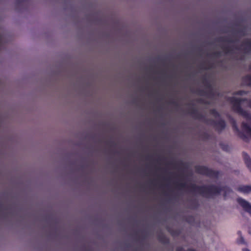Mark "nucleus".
Instances as JSON below:
<instances>
[{
    "label": "nucleus",
    "instance_id": "nucleus-6",
    "mask_svg": "<svg viewBox=\"0 0 251 251\" xmlns=\"http://www.w3.org/2000/svg\"><path fill=\"white\" fill-rule=\"evenodd\" d=\"M238 243L239 244H244V239L243 238V237H241L238 240Z\"/></svg>",
    "mask_w": 251,
    "mask_h": 251
},
{
    "label": "nucleus",
    "instance_id": "nucleus-8",
    "mask_svg": "<svg viewBox=\"0 0 251 251\" xmlns=\"http://www.w3.org/2000/svg\"><path fill=\"white\" fill-rule=\"evenodd\" d=\"M249 105H250V107H251V102L250 103Z\"/></svg>",
    "mask_w": 251,
    "mask_h": 251
},
{
    "label": "nucleus",
    "instance_id": "nucleus-4",
    "mask_svg": "<svg viewBox=\"0 0 251 251\" xmlns=\"http://www.w3.org/2000/svg\"><path fill=\"white\" fill-rule=\"evenodd\" d=\"M218 119L219 120V123L217 124V125H216V126H217V127L218 128L219 127V128H222L224 127L225 126L224 122L222 120H221L219 118H218Z\"/></svg>",
    "mask_w": 251,
    "mask_h": 251
},
{
    "label": "nucleus",
    "instance_id": "nucleus-1",
    "mask_svg": "<svg viewBox=\"0 0 251 251\" xmlns=\"http://www.w3.org/2000/svg\"><path fill=\"white\" fill-rule=\"evenodd\" d=\"M239 135L244 139L251 138V123H243L242 131L239 133Z\"/></svg>",
    "mask_w": 251,
    "mask_h": 251
},
{
    "label": "nucleus",
    "instance_id": "nucleus-3",
    "mask_svg": "<svg viewBox=\"0 0 251 251\" xmlns=\"http://www.w3.org/2000/svg\"><path fill=\"white\" fill-rule=\"evenodd\" d=\"M238 190L244 194H249L251 192V186L242 185L238 187Z\"/></svg>",
    "mask_w": 251,
    "mask_h": 251
},
{
    "label": "nucleus",
    "instance_id": "nucleus-2",
    "mask_svg": "<svg viewBox=\"0 0 251 251\" xmlns=\"http://www.w3.org/2000/svg\"><path fill=\"white\" fill-rule=\"evenodd\" d=\"M244 93V92L242 91L238 92L236 95L232 98L231 102L233 104L234 108L236 110L242 113L245 116H246L247 114V116L249 118L250 116L248 114H247L245 112H243L241 109L240 105L242 104L241 100L237 97V95H242Z\"/></svg>",
    "mask_w": 251,
    "mask_h": 251
},
{
    "label": "nucleus",
    "instance_id": "nucleus-5",
    "mask_svg": "<svg viewBox=\"0 0 251 251\" xmlns=\"http://www.w3.org/2000/svg\"><path fill=\"white\" fill-rule=\"evenodd\" d=\"M246 84L251 85V76H247L246 78Z\"/></svg>",
    "mask_w": 251,
    "mask_h": 251
},
{
    "label": "nucleus",
    "instance_id": "nucleus-7",
    "mask_svg": "<svg viewBox=\"0 0 251 251\" xmlns=\"http://www.w3.org/2000/svg\"><path fill=\"white\" fill-rule=\"evenodd\" d=\"M242 251H250V250H249L248 249L245 248L242 250Z\"/></svg>",
    "mask_w": 251,
    "mask_h": 251
}]
</instances>
